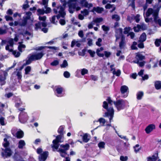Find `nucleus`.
I'll return each mask as SVG.
<instances>
[{
    "label": "nucleus",
    "mask_w": 161,
    "mask_h": 161,
    "mask_svg": "<svg viewBox=\"0 0 161 161\" xmlns=\"http://www.w3.org/2000/svg\"><path fill=\"white\" fill-rule=\"evenodd\" d=\"M99 122L100 123H102L104 125L106 121L104 118H101L99 119L98 120L97 122Z\"/></svg>",
    "instance_id": "obj_49"
},
{
    "label": "nucleus",
    "mask_w": 161,
    "mask_h": 161,
    "mask_svg": "<svg viewBox=\"0 0 161 161\" xmlns=\"http://www.w3.org/2000/svg\"><path fill=\"white\" fill-rule=\"evenodd\" d=\"M60 147L64 149H59L58 151L61 153H66V151L68 150L70 147V146L69 144L66 143L65 144H61Z\"/></svg>",
    "instance_id": "obj_8"
},
{
    "label": "nucleus",
    "mask_w": 161,
    "mask_h": 161,
    "mask_svg": "<svg viewBox=\"0 0 161 161\" xmlns=\"http://www.w3.org/2000/svg\"><path fill=\"white\" fill-rule=\"evenodd\" d=\"M103 8L102 7H94L93 9L90 11L93 13H94L95 11L98 14H100L103 11Z\"/></svg>",
    "instance_id": "obj_12"
},
{
    "label": "nucleus",
    "mask_w": 161,
    "mask_h": 161,
    "mask_svg": "<svg viewBox=\"0 0 161 161\" xmlns=\"http://www.w3.org/2000/svg\"><path fill=\"white\" fill-rule=\"evenodd\" d=\"M48 1L47 0H42V4L45 6V8L47 7Z\"/></svg>",
    "instance_id": "obj_57"
},
{
    "label": "nucleus",
    "mask_w": 161,
    "mask_h": 161,
    "mask_svg": "<svg viewBox=\"0 0 161 161\" xmlns=\"http://www.w3.org/2000/svg\"><path fill=\"white\" fill-rule=\"evenodd\" d=\"M59 64V61L58 60H54L51 63V65L53 66H56Z\"/></svg>",
    "instance_id": "obj_42"
},
{
    "label": "nucleus",
    "mask_w": 161,
    "mask_h": 161,
    "mask_svg": "<svg viewBox=\"0 0 161 161\" xmlns=\"http://www.w3.org/2000/svg\"><path fill=\"white\" fill-rule=\"evenodd\" d=\"M46 19V17L45 16H43L42 17L39 16V19L40 21H45Z\"/></svg>",
    "instance_id": "obj_56"
},
{
    "label": "nucleus",
    "mask_w": 161,
    "mask_h": 161,
    "mask_svg": "<svg viewBox=\"0 0 161 161\" xmlns=\"http://www.w3.org/2000/svg\"><path fill=\"white\" fill-rule=\"evenodd\" d=\"M147 38L146 35L145 33H143L142 34V42L146 41Z\"/></svg>",
    "instance_id": "obj_44"
},
{
    "label": "nucleus",
    "mask_w": 161,
    "mask_h": 161,
    "mask_svg": "<svg viewBox=\"0 0 161 161\" xmlns=\"http://www.w3.org/2000/svg\"><path fill=\"white\" fill-rule=\"evenodd\" d=\"M5 18L7 21H8L9 20L12 21L13 19V18L12 17L8 15H6L5 16Z\"/></svg>",
    "instance_id": "obj_58"
},
{
    "label": "nucleus",
    "mask_w": 161,
    "mask_h": 161,
    "mask_svg": "<svg viewBox=\"0 0 161 161\" xmlns=\"http://www.w3.org/2000/svg\"><path fill=\"white\" fill-rule=\"evenodd\" d=\"M128 90V87L125 85L121 86L120 88V91L121 93L122 94L126 92Z\"/></svg>",
    "instance_id": "obj_20"
},
{
    "label": "nucleus",
    "mask_w": 161,
    "mask_h": 161,
    "mask_svg": "<svg viewBox=\"0 0 161 161\" xmlns=\"http://www.w3.org/2000/svg\"><path fill=\"white\" fill-rule=\"evenodd\" d=\"M159 11V8H158L154 10L151 8H149L145 14H144V16L145 17H148L151 14H152L155 23L161 26V19L158 17V15Z\"/></svg>",
    "instance_id": "obj_1"
},
{
    "label": "nucleus",
    "mask_w": 161,
    "mask_h": 161,
    "mask_svg": "<svg viewBox=\"0 0 161 161\" xmlns=\"http://www.w3.org/2000/svg\"><path fill=\"white\" fill-rule=\"evenodd\" d=\"M103 107L106 109L107 112H105L103 115L104 117H108L109 118V122L110 123L113 119L114 114V110L113 107H108V103L106 101H104L103 103Z\"/></svg>",
    "instance_id": "obj_2"
},
{
    "label": "nucleus",
    "mask_w": 161,
    "mask_h": 161,
    "mask_svg": "<svg viewBox=\"0 0 161 161\" xmlns=\"http://www.w3.org/2000/svg\"><path fill=\"white\" fill-rule=\"evenodd\" d=\"M25 145V143L24 141L20 140L19 142L18 147L19 149H22Z\"/></svg>",
    "instance_id": "obj_19"
},
{
    "label": "nucleus",
    "mask_w": 161,
    "mask_h": 161,
    "mask_svg": "<svg viewBox=\"0 0 161 161\" xmlns=\"http://www.w3.org/2000/svg\"><path fill=\"white\" fill-rule=\"evenodd\" d=\"M2 150L3 152L1 153V155L3 158L9 157L12 154L13 152L9 147L5 148V149L2 148Z\"/></svg>",
    "instance_id": "obj_5"
},
{
    "label": "nucleus",
    "mask_w": 161,
    "mask_h": 161,
    "mask_svg": "<svg viewBox=\"0 0 161 161\" xmlns=\"http://www.w3.org/2000/svg\"><path fill=\"white\" fill-rule=\"evenodd\" d=\"M35 29L36 30H37L38 29H41V22H38L37 23H36L35 24Z\"/></svg>",
    "instance_id": "obj_37"
},
{
    "label": "nucleus",
    "mask_w": 161,
    "mask_h": 161,
    "mask_svg": "<svg viewBox=\"0 0 161 161\" xmlns=\"http://www.w3.org/2000/svg\"><path fill=\"white\" fill-rule=\"evenodd\" d=\"M59 146V144H53L52 147L53 148L57 150Z\"/></svg>",
    "instance_id": "obj_64"
},
{
    "label": "nucleus",
    "mask_w": 161,
    "mask_h": 161,
    "mask_svg": "<svg viewBox=\"0 0 161 161\" xmlns=\"http://www.w3.org/2000/svg\"><path fill=\"white\" fill-rule=\"evenodd\" d=\"M105 57L107 58L109 57L111 54V53L109 52L105 51L104 52Z\"/></svg>",
    "instance_id": "obj_61"
},
{
    "label": "nucleus",
    "mask_w": 161,
    "mask_h": 161,
    "mask_svg": "<svg viewBox=\"0 0 161 161\" xmlns=\"http://www.w3.org/2000/svg\"><path fill=\"white\" fill-rule=\"evenodd\" d=\"M56 91L57 93L58 94H61L64 90V89L62 87H61L60 86H56Z\"/></svg>",
    "instance_id": "obj_18"
},
{
    "label": "nucleus",
    "mask_w": 161,
    "mask_h": 161,
    "mask_svg": "<svg viewBox=\"0 0 161 161\" xmlns=\"http://www.w3.org/2000/svg\"><path fill=\"white\" fill-rule=\"evenodd\" d=\"M139 146L138 144H136L134 147V151L136 153H137L140 150V148H137V149H136V148H138L139 147Z\"/></svg>",
    "instance_id": "obj_54"
},
{
    "label": "nucleus",
    "mask_w": 161,
    "mask_h": 161,
    "mask_svg": "<svg viewBox=\"0 0 161 161\" xmlns=\"http://www.w3.org/2000/svg\"><path fill=\"white\" fill-rule=\"evenodd\" d=\"M140 15L139 14H137L136 16H135V17H134V19L136 21L137 23L139 22L140 21L139 17Z\"/></svg>",
    "instance_id": "obj_55"
},
{
    "label": "nucleus",
    "mask_w": 161,
    "mask_h": 161,
    "mask_svg": "<svg viewBox=\"0 0 161 161\" xmlns=\"http://www.w3.org/2000/svg\"><path fill=\"white\" fill-rule=\"evenodd\" d=\"M128 159L127 156H121L120 157V160L121 161H126Z\"/></svg>",
    "instance_id": "obj_47"
},
{
    "label": "nucleus",
    "mask_w": 161,
    "mask_h": 161,
    "mask_svg": "<svg viewBox=\"0 0 161 161\" xmlns=\"http://www.w3.org/2000/svg\"><path fill=\"white\" fill-rule=\"evenodd\" d=\"M155 88L158 90L161 88V82L160 81H156L155 83Z\"/></svg>",
    "instance_id": "obj_23"
},
{
    "label": "nucleus",
    "mask_w": 161,
    "mask_h": 161,
    "mask_svg": "<svg viewBox=\"0 0 161 161\" xmlns=\"http://www.w3.org/2000/svg\"><path fill=\"white\" fill-rule=\"evenodd\" d=\"M134 31L135 32H138L141 29V25H137V26H134L133 28Z\"/></svg>",
    "instance_id": "obj_33"
},
{
    "label": "nucleus",
    "mask_w": 161,
    "mask_h": 161,
    "mask_svg": "<svg viewBox=\"0 0 161 161\" xmlns=\"http://www.w3.org/2000/svg\"><path fill=\"white\" fill-rule=\"evenodd\" d=\"M4 119V118L3 117H1L0 118V124L2 125L3 126L5 125Z\"/></svg>",
    "instance_id": "obj_53"
},
{
    "label": "nucleus",
    "mask_w": 161,
    "mask_h": 161,
    "mask_svg": "<svg viewBox=\"0 0 161 161\" xmlns=\"http://www.w3.org/2000/svg\"><path fill=\"white\" fill-rule=\"evenodd\" d=\"M80 3L82 7H85L90 8L93 6V4L92 3H88L86 0H80Z\"/></svg>",
    "instance_id": "obj_9"
},
{
    "label": "nucleus",
    "mask_w": 161,
    "mask_h": 161,
    "mask_svg": "<svg viewBox=\"0 0 161 161\" xmlns=\"http://www.w3.org/2000/svg\"><path fill=\"white\" fill-rule=\"evenodd\" d=\"M64 75L65 78H69L70 76V74L68 71H66L64 72Z\"/></svg>",
    "instance_id": "obj_51"
},
{
    "label": "nucleus",
    "mask_w": 161,
    "mask_h": 161,
    "mask_svg": "<svg viewBox=\"0 0 161 161\" xmlns=\"http://www.w3.org/2000/svg\"><path fill=\"white\" fill-rule=\"evenodd\" d=\"M16 75L17 76L18 79L19 80H20L22 77L21 72L19 71H18Z\"/></svg>",
    "instance_id": "obj_48"
},
{
    "label": "nucleus",
    "mask_w": 161,
    "mask_h": 161,
    "mask_svg": "<svg viewBox=\"0 0 161 161\" xmlns=\"http://www.w3.org/2000/svg\"><path fill=\"white\" fill-rule=\"evenodd\" d=\"M4 142L2 143V145L4 148L8 147L10 145V143L6 138H4Z\"/></svg>",
    "instance_id": "obj_17"
},
{
    "label": "nucleus",
    "mask_w": 161,
    "mask_h": 161,
    "mask_svg": "<svg viewBox=\"0 0 161 161\" xmlns=\"http://www.w3.org/2000/svg\"><path fill=\"white\" fill-rule=\"evenodd\" d=\"M33 60H34V59L33 58H32L31 55L28 59L26 60L25 63L24 64H25V65L29 64L31 63L32 61Z\"/></svg>",
    "instance_id": "obj_30"
},
{
    "label": "nucleus",
    "mask_w": 161,
    "mask_h": 161,
    "mask_svg": "<svg viewBox=\"0 0 161 161\" xmlns=\"http://www.w3.org/2000/svg\"><path fill=\"white\" fill-rule=\"evenodd\" d=\"M15 134V136L18 139H21L23 138L24 136V132L21 130L18 131Z\"/></svg>",
    "instance_id": "obj_15"
},
{
    "label": "nucleus",
    "mask_w": 161,
    "mask_h": 161,
    "mask_svg": "<svg viewBox=\"0 0 161 161\" xmlns=\"http://www.w3.org/2000/svg\"><path fill=\"white\" fill-rule=\"evenodd\" d=\"M102 28L103 30L107 32L109 30V27L104 25H103L102 26Z\"/></svg>",
    "instance_id": "obj_46"
},
{
    "label": "nucleus",
    "mask_w": 161,
    "mask_h": 161,
    "mask_svg": "<svg viewBox=\"0 0 161 161\" xmlns=\"http://www.w3.org/2000/svg\"><path fill=\"white\" fill-rule=\"evenodd\" d=\"M113 74L114 75H115L116 76H119L120 75L121 71L119 69H118L117 70V71H116L115 69H114V70L113 71Z\"/></svg>",
    "instance_id": "obj_34"
},
{
    "label": "nucleus",
    "mask_w": 161,
    "mask_h": 161,
    "mask_svg": "<svg viewBox=\"0 0 161 161\" xmlns=\"http://www.w3.org/2000/svg\"><path fill=\"white\" fill-rule=\"evenodd\" d=\"M125 37L123 35L121 36V41L119 43V47L120 49H123L125 46Z\"/></svg>",
    "instance_id": "obj_10"
},
{
    "label": "nucleus",
    "mask_w": 161,
    "mask_h": 161,
    "mask_svg": "<svg viewBox=\"0 0 161 161\" xmlns=\"http://www.w3.org/2000/svg\"><path fill=\"white\" fill-rule=\"evenodd\" d=\"M154 43L156 47H158L161 44V37L159 39H156Z\"/></svg>",
    "instance_id": "obj_26"
},
{
    "label": "nucleus",
    "mask_w": 161,
    "mask_h": 161,
    "mask_svg": "<svg viewBox=\"0 0 161 161\" xmlns=\"http://www.w3.org/2000/svg\"><path fill=\"white\" fill-rule=\"evenodd\" d=\"M103 20L102 18H97L94 20V22L96 23H99Z\"/></svg>",
    "instance_id": "obj_43"
},
{
    "label": "nucleus",
    "mask_w": 161,
    "mask_h": 161,
    "mask_svg": "<svg viewBox=\"0 0 161 161\" xmlns=\"http://www.w3.org/2000/svg\"><path fill=\"white\" fill-rule=\"evenodd\" d=\"M88 73V70L86 69L83 68L81 69V74L82 75H84L85 74Z\"/></svg>",
    "instance_id": "obj_36"
},
{
    "label": "nucleus",
    "mask_w": 161,
    "mask_h": 161,
    "mask_svg": "<svg viewBox=\"0 0 161 161\" xmlns=\"http://www.w3.org/2000/svg\"><path fill=\"white\" fill-rule=\"evenodd\" d=\"M82 140L83 142L86 143L88 142L90 139L88 138V134L87 133H85L82 137Z\"/></svg>",
    "instance_id": "obj_24"
},
{
    "label": "nucleus",
    "mask_w": 161,
    "mask_h": 161,
    "mask_svg": "<svg viewBox=\"0 0 161 161\" xmlns=\"http://www.w3.org/2000/svg\"><path fill=\"white\" fill-rule=\"evenodd\" d=\"M12 54L16 58H17L19 57L20 55V53L19 52H17L15 50H14L12 53Z\"/></svg>",
    "instance_id": "obj_38"
},
{
    "label": "nucleus",
    "mask_w": 161,
    "mask_h": 161,
    "mask_svg": "<svg viewBox=\"0 0 161 161\" xmlns=\"http://www.w3.org/2000/svg\"><path fill=\"white\" fill-rule=\"evenodd\" d=\"M137 45V43L136 42H133L132 45L131 46V48L132 50H136L137 49L136 46Z\"/></svg>",
    "instance_id": "obj_39"
},
{
    "label": "nucleus",
    "mask_w": 161,
    "mask_h": 161,
    "mask_svg": "<svg viewBox=\"0 0 161 161\" xmlns=\"http://www.w3.org/2000/svg\"><path fill=\"white\" fill-rule=\"evenodd\" d=\"M45 8H46V10H45V13L48 14L51 12V9L50 8L47 7Z\"/></svg>",
    "instance_id": "obj_60"
},
{
    "label": "nucleus",
    "mask_w": 161,
    "mask_h": 161,
    "mask_svg": "<svg viewBox=\"0 0 161 161\" xmlns=\"http://www.w3.org/2000/svg\"><path fill=\"white\" fill-rule=\"evenodd\" d=\"M135 55V60L133 61V62L137 64L139 67H141V53L138 52L136 53Z\"/></svg>",
    "instance_id": "obj_6"
},
{
    "label": "nucleus",
    "mask_w": 161,
    "mask_h": 161,
    "mask_svg": "<svg viewBox=\"0 0 161 161\" xmlns=\"http://www.w3.org/2000/svg\"><path fill=\"white\" fill-rule=\"evenodd\" d=\"M42 148L39 147L37 148L36 150V152L37 154H39L40 155L42 153Z\"/></svg>",
    "instance_id": "obj_62"
},
{
    "label": "nucleus",
    "mask_w": 161,
    "mask_h": 161,
    "mask_svg": "<svg viewBox=\"0 0 161 161\" xmlns=\"http://www.w3.org/2000/svg\"><path fill=\"white\" fill-rule=\"evenodd\" d=\"M5 27V29H3L2 28H0V35H2L5 34H6L7 32V28L6 25H4L3 26Z\"/></svg>",
    "instance_id": "obj_21"
},
{
    "label": "nucleus",
    "mask_w": 161,
    "mask_h": 161,
    "mask_svg": "<svg viewBox=\"0 0 161 161\" xmlns=\"http://www.w3.org/2000/svg\"><path fill=\"white\" fill-rule=\"evenodd\" d=\"M64 125L60 126L58 130V132L61 135H63L64 134Z\"/></svg>",
    "instance_id": "obj_22"
},
{
    "label": "nucleus",
    "mask_w": 161,
    "mask_h": 161,
    "mask_svg": "<svg viewBox=\"0 0 161 161\" xmlns=\"http://www.w3.org/2000/svg\"><path fill=\"white\" fill-rule=\"evenodd\" d=\"M49 154V153L47 151H45L41 154L38 156L39 161H45L47 159Z\"/></svg>",
    "instance_id": "obj_7"
},
{
    "label": "nucleus",
    "mask_w": 161,
    "mask_h": 161,
    "mask_svg": "<svg viewBox=\"0 0 161 161\" xmlns=\"http://www.w3.org/2000/svg\"><path fill=\"white\" fill-rule=\"evenodd\" d=\"M44 54L42 52L37 53L36 54L31 55L32 58L34 60H38L40 59L43 56Z\"/></svg>",
    "instance_id": "obj_11"
},
{
    "label": "nucleus",
    "mask_w": 161,
    "mask_h": 161,
    "mask_svg": "<svg viewBox=\"0 0 161 161\" xmlns=\"http://www.w3.org/2000/svg\"><path fill=\"white\" fill-rule=\"evenodd\" d=\"M59 22L60 24L62 25H65L66 23L64 19H61L59 21Z\"/></svg>",
    "instance_id": "obj_59"
},
{
    "label": "nucleus",
    "mask_w": 161,
    "mask_h": 161,
    "mask_svg": "<svg viewBox=\"0 0 161 161\" xmlns=\"http://www.w3.org/2000/svg\"><path fill=\"white\" fill-rule=\"evenodd\" d=\"M32 14L31 12L30 11L26 12V14L27 16L23 17V19L22 20V22L19 23V26L21 27L25 26L27 24L28 20L31 19Z\"/></svg>",
    "instance_id": "obj_4"
},
{
    "label": "nucleus",
    "mask_w": 161,
    "mask_h": 161,
    "mask_svg": "<svg viewBox=\"0 0 161 161\" xmlns=\"http://www.w3.org/2000/svg\"><path fill=\"white\" fill-rule=\"evenodd\" d=\"M130 30V27H126L124 28V33L125 34H127L129 33V31Z\"/></svg>",
    "instance_id": "obj_45"
},
{
    "label": "nucleus",
    "mask_w": 161,
    "mask_h": 161,
    "mask_svg": "<svg viewBox=\"0 0 161 161\" xmlns=\"http://www.w3.org/2000/svg\"><path fill=\"white\" fill-rule=\"evenodd\" d=\"M81 13L83 14L84 16H86L89 14V12L87 9H85L83 11H81Z\"/></svg>",
    "instance_id": "obj_41"
},
{
    "label": "nucleus",
    "mask_w": 161,
    "mask_h": 161,
    "mask_svg": "<svg viewBox=\"0 0 161 161\" xmlns=\"http://www.w3.org/2000/svg\"><path fill=\"white\" fill-rule=\"evenodd\" d=\"M58 13L62 18H64L66 15V13L64 11L58 12Z\"/></svg>",
    "instance_id": "obj_63"
},
{
    "label": "nucleus",
    "mask_w": 161,
    "mask_h": 161,
    "mask_svg": "<svg viewBox=\"0 0 161 161\" xmlns=\"http://www.w3.org/2000/svg\"><path fill=\"white\" fill-rule=\"evenodd\" d=\"M106 101L108 102V103L107 102V103L111 105L113 103H114V102L112 101L110 97H107V98L106 99Z\"/></svg>",
    "instance_id": "obj_50"
},
{
    "label": "nucleus",
    "mask_w": 161,
    "mask_h": 161,
    "mask_svg": "<svg viewBox=\"0 0 161 161\" xmlns=\"http://www.w3.org/2000/svg\"><path fill=\"white\" fill-rule=\"evenodd\" d=\"M105 143L104 142H100L98 144V146L100 148H104Z\"/></svg>",
    "instance_id": "obj_28"
},
{
    "label": "nucleus",
    "mask_w": 161,
    "mask_h": 161,
    "mask_svg": "<svg viewBox=\"0 0 161 161\" xmlns=\"http://www.w3.org/2000/svg\"><path fill=\"white\" fill-rule=\"evenodd\" d=\"M20 155L18 151H15V153L14 155V158L15 160H17L20 157Z\"/></svg>",
    "instance_id": "obj_25"
},
{
    "label": "nucleus",
    "mask_w": 161,
    "mask_h": 161,
    "mask_svg": "<svg viewBox=\"0 0 161 161\" xmlns=\"http://www.w3.org/2000/svg\"><path fill=\"white\" fill-rule=\"evenodd\" d=\"M112 18L113 19H115L116 21H118L120 20L119 16L117 14L112 15Z\"/></svg>",
    "instance_id": "obj_32"
},
{
    "label": "nucleus",
    "mask_w": 161,
    "mask_h": 161,
    "mask_svg": "<svg viewBox=\"0 0 161 161\" xmlns=\"http://www.w3.org/2000/svg\"><path fill=\"white\" fill-rule=\"evenodd\" d=\"M158 158V154L155 153L152 156L147 158V161H156Z\"/></svg>",
    "instance_id": "obj_16"
},
{
    "label": "nucleus",
    "mask_w": 161,
    "mask_h": 161,
    "mask_svg": "<svg viewBox=\"0 0 161 161\" xmlns=\"http://www.w3.org/2000/svg\"><path fill=\"white\" fill-rule=\"evenodd\" d=\"M76 0H69L68 2V7H71L72 8L75 9L76 6V3H71L72 2H76Z\"/></svg>",
    "instance_id": "obj_14"
},
{
    "label": "nucleus",
    "mask_w": 161,
    "mask_h": 161,
    "mask_svg": "<svg viewBox=\"0 0 161 161\" xmlns=\"http://www.w3.org/2000/svg\"><path fill=\"white\" fill-rule=\"evenodd\" d=\"M68 66V64L67 61L64 60L63 61L62 64H61L60 66L61 68H65Z\"/></svg>",
    "instance_id": "obj_35"
},
{
    "label": "nucleus",
    "mask_w": 161,
    "mask_h": 161,
    "mask_svg": "<svg viewBox=\"0 0 161 161\" xmlns=\"http://www.w3.org/2000/svg\"><path fill=\"white\" fill-rule=\"evenodd\" d=\"M155 129V125L153 124H150L146 128L145 130L147 133L149 134Z\"/></svg>",
    "instance_id": "obj_13"
},
{
    "label": "nucleus",
    "mask_w": 161,
    "mask_h": 161,
    "mask_svg": "<svg viewBox=\"0 0 161 161\" xmlns=\"http://www.w3.org/2000/svg\"><path fill=\"white\" fill-rule=\"evenodd\" d=\"M102 42V39L101 38H98L97 41L96 42V44L98 47H100L101 46V44H100V42Z\"/></svg>",
    "instance_id": "obj_52"
},
{
    "label": "nucleus",
    "mask_w": 161,
    "mask_h": 161,
    "mask_svg": "<svg viewBox=\"0 0 161 161\" xmlns=\"http://www.w3.org/2000/svg\"><path fill=\"white\" fill-rule=\"evenodd\" d=\"M114 103L118 111L124 109L125 107V101L123 99H119L114 101Z\"/></svg>",
    "instance_id": "obj_3"
},
{
    "label": "nucleus",
    "mask_w": 161,
    "mask_h": 161,
    "mask_svg": "<svg viewBox=\"0 0 161 161\" xmlns=\"http://www.w3.org/2000/svg\"><path fill=\"white\" fill-rule=\"evenodd\" d=\"M25 74H28L29 72L31 71V68L30 66H27L25 68Z\"/></svg>",
    "instance_id": "obj_31"
},
{
    "label": "nucleus",
    "mask_w": 161,
    "mask_h": 161,
    "mask_svg": "<svg viewBox=\"0 0 161 161\" xmlns=\"http://www.w3.org/2000/svg\"><path fill=\"white\" fill-rule=\"evenodd\" d=\"M143 70L142 69V80H147L149 78L148 75H143Z\"/></svg>",
    "instance_id": "obj_27"
},
{
    "label": "nucleus",
    "mask_w": 161,
    "mask_h": 161,
    "mask_svg": "<svg viewBox=\"0 0 161 161\" xmlns=\"http://www.w3.org/2000/svg\"><path fill=\"white\" fill-rule=\"evenodd\" d=\"M88 52L90 54V56L92 57H94L95 56V52L94 51H92L91 50L89 49L88 50Z\"/></svg>",
    "instance_id": "obj_40"
},
{
    "label": "nucleus",
    "mask_w": 161,
    "mask_h": 161,
    "mask_svg": "<svg viewBox=\"0 0 161 161\" xmlns=\"http://www.w3.org/2000/svg\"><path fill=\"white\" fill-rule=\"evenodd\" d=\"M37 12L38 13L37 15L39 16L45 13V10L44 9L39 8L37 10Z\"/></svg>",
    "instance_id": "obj_29"
}]
</instances>
